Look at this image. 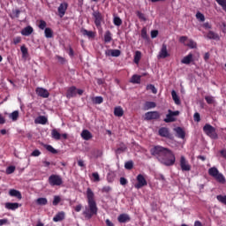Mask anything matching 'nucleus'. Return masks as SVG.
I'll return each instance as SVG.
<instances>
[{
    "mask_svg": "<svg viewBox=\"0 0 226 226\" xmlns=\"http://www.w3.org/2000/svg\"><path fill=\"white\" fill-rule=\"evenodd\" d=\"M150 153L152 156H154L162 165L165 167H172L176 163V155L169 148H165L161 146H155L151 148Z\"/></svg>",
    "mask_w": 226,
    "mask_h": 226,
    "instance_id": "nucleus-1",
    "label": "nucleus"
},
{
    "mask_svg": "<svg viewBox=\"0 0 226 226\" xmlns=\"http://www.w3.org/2000/svg\"><path fill=\"white\" fill-rule=\"evenodd\" d=\"M87 199L88 206L85 207L83 215L87 220H91L94 215H98V206L94 200V192L91 188L87 189Z\"/></svg>",
    "mask_w": 226,
    "mask_h": 226,
    "instance_id": "nucleus-2",
    "label": "nucleus"
},
{
    "mask_svg": "<svg viewBox=\"0 0 226 226\" xmlns=\"http://www.w3.org/2000/svg\"><path fill=\"white\" fill-rule=\"evenodd\" d=\"M208 174L212 177H215V179L218 183H221V185H225V183H226L225 176H223V174L220 173V171L218 170V168L212 167V168L208 169Z\"/></svg>",
    "mask_w": 226,
    "mask_h": 226,
    "instance_id": "nucleus-3",
    "label": "nucleus"
},
{
    "mask_svg": "<svg viewBox=\"0 0 226 226\" xmlns=\"http://www.w3.org/2000/svg\"><path fill=\"white\" fill-rule=\"evenodd\" d=\"M203 132L210 137V139H218V134L216 133V129L209 124H206L203 127Z\"/></svg>",
    "mask_w": 226,
    "mask_h": 226,
    "instance_id": "nucleus-4",
    "label": "nucleus"
},
{
    "mask_svg": "<svg viewBox=\"0 0 226 226\" xmlns=\"http://www.w3.org/2000/svg\"><path fill=\"white\" fill-rule=\"evenodd\" d=\"M50 186H61L63 185V178L59 175H51L49 177Z\"/></svg>",
    "mask_w": 226,
    "mask_h": 226,
    "instance_id": "nucleus-5",
    "label": "nucleus"
},
{
    "mask_svg": "<svg viewBox=\"0 0 226 226\" xmlns=\"http://www.w3.org/2000/svg\"><path fill=\"white\" fill-rule=\"evenodd\" d=\"M180 167L183 172H190V170H192V165L188 163V161L185 155L180 157Z\"/></svg>",
    "mask_w": 226,
    "mask_h": 226,
    "instance_id": "nucleus-6",
    "label": "nucleus"
},
{
    "mask_svg": "<svg viewBox=\"0 0 226 226\" xmlns=\"http://www.w3.org/2000/svg\"><path fill=\"white\" fill-rule=\"evenodd\" d=\"M136 179L138 183L134 185V188H137V190H140L143 186H147V181L142 174L138 175Z\"/></svg>",
    "mask_w": 226,
    "mask_h": 226,
    "instance_id": "nucleus-7",
    "label": "nucleus"
},
{
    "mask_svg": "<svg viewBox=\"0 0 226 226\" xmlns=\"http://www.w3.org/2000/svg\"><path fill=\"white\" fill-rule=\"evenodd\" d=\"M166 118H164V123H174V121H176V117L179 115V111H172L169 109Z\"/></svg>",
    "mask_w": 226,
    "mask_h": 226,
    "instance_id": "nucleus-8",
    "label": "nucleus"
},
{
    "mask_svg": "<svg viewBox=\"0 0 226 226\" xmlns=\"http://www.w3.org/2000/svg\"><path fill=\"white\" fill-rule=\"evenodd\" d=\"M162 115L158 111H148L145 114L146 121H153L154 119H160Z\"/></svg>",
    "mask_w": 226,
    "mask_h": 226,
    "instance_id": "nucleus-9",
    "label": "nucleus"
},
{
    "mask_svg": "<svg viewBox=\"0 0 226 226\" xmlns=\"http://www.w3.org/2000/svg\"><path fill=\"white\" fill-rule=\"evenodd\" d=\"M92 15L94 19V24L96 27L98 28L102 27V21L103 20V15H102V13L99 12L98 11H94Z\"/></svg>",
    "mask_w": 226,
    "mask_h": 226,
    "instance_id": "nucleus-10",
    "label": "nucleus"
},
{
    "mask_svg": "<svg viewBox=\"0 0 226 226\" xmlns=\"http://www.w3.org/2000/svg\"><path fill=\"white\" fill-rule=\"evenodd\" d=\"M169 56L170 55L169 54V51H167V45L162 44L159 55L157 56L158 59H165V57H169Z\"/></svg>",
    "mask_w": 226,
    "mask_h": 226,
    "instance_id": "nucleus-11",
    "label": "nucleus"
},
{
    "mask_svg": "<svg viewBox=\"0 0 226 226\" xmlns=\"http://www.w3.org/2000/svg\"><path fill=\"white\" fill-rule=\"evenodd\" d=\"M66 10H68V3H62L58 7L59 17H64V13H66Z\"/></svg>",
    "mask_w": 226,
    "mask_h": 226,
    "instance_id": "nucleus-12",
    "label": "nucleus"
},
{
    "mask_svg": "<svg viewBox=\"0 0 226 226\" xmlns=\"http://www.w3.org/2000/svg\"><path fill=\"white\" fill-rule=\"evenodd\" d=\"M36 94H38V96H41V98H49V90L41 88V87H38L36 89Z\"/></svg>",
    "mask_w": 226,
    "mask_h": 226,
    "instance_id": "nucleus-13",
    "label": "nucleus"
},
{
    "mask_svg": "<svg viewBox=\"0 0 226 226\" xmlns=\"http://www.w3.org/2000/svg\"><path fill=\"white\" fill-rule=\"evenodd\" d=\"M77 96V87H71L68 88L66 93V98H75Z\"/></svg>",
    "mask_w": 226,
    "mask_h": 226,
    "instance_id": "nucleus-14",
    "label": "nucleus"
},
{
    "mask_svg": "<svg viewBox=\"0 0 226 226\" xmlns=\"http://www.w3.org/2000/svg\"><path fill=\"white\" fill-rule=\"evenodd\" d=\"M193 62V54L189 53L187 56H184L181 60L182 64H190V63Z\"/></svg>",
    "mask_w": 226,
    "mask_h": 226,
    "instance_id": "nucleus-15",
    "label": "nucleus"
},
{
    "mask_svg": "<svg viewBox=\"0 0 226 226\" xmlns=\"http://www.w3.org/2000/svg\"><path fill=\"white\" fill-rule=\"evenodd\" d=\"M10 197H16V199H19V200H22V193H20L19 191H17L15 189H11L9 191Z\"/></svg>",
    "mask_w": 226,
    "mask_h": 226,
    "instance_id": "nucleus-16",
    "label": "nucleus"
},
{
    "mask_svg": "<svg viewBox=\"0 0 226 226\" xmlns=\"http://www.w3.org/2000/svg\"><path fill=\"white\" fill-rule=\"evenodd\" d=\"M159 135L160 137H165L166 139H169V137H170V132H169V128L162 127L159 129Z\"/></svg>",
    "mask_w": 226,
    "mask_h": 226,
    "instance_id": "nucleus-17",
    "label": "nucleus"
},
{
    "mask_svg": "<svg viewBox=\"0 0 226 226\" xmlns=\"http://www.w3.org/2000/svg\"><path fill=\"white\" fill-rule=\"evenodd\" d=\"M48 121L45 116H40L34 120V123L35 124H47Z\"/></svg>",
    "mask_w": 226,
    "mask_h": 226,
    "instance_id": "nucleus-18",
    "label": "nucleus"
},
{
    "mask_svg": "<svg viewBox=\"0 0 226 226\" xmlns=\"http://www.w3.org/2000/svg\"><path fill=\"white\" fill-rule=\"evenodd\" d=\"M81 137L84 140H90V139H93V134H91V132L87 130H83L81 132Z\"/></svg>",
    "mask_w": 226,
    "mask_h": 226,
    "instance_id": "nucleus-19",
    "label": "nucleus"
},
{
    "mask_svg": "<svg viewBox=\"0 0 226 226\" xmlns=\"http://www.w3.org/2000/svg\"><path fill=\"white\" fill-rule=\"evenodd\" d=\"M119 223H126V222H130V215L126 214H122L117 217Z\"/></svg>",
    "mask_w": 226,
    "mask_h": 226,
    "instance_id": "nucleus-20",
    "label": "nucleus"
},
{
    "mask_svg": "<svg viewBox=\"0 0 226 226\" xmlns=\"http://www.w3.org/2000/svg\"><path fill=\"white\" fill-rule=\"evenodd\" d=\"M174 131L176 132L177 137H178V139H185V137L186 136L185 131L181 127H177L174 129Z\"/></svg>",
    "mask_w": 226,
    "mask_h": 226,
    "instance_id": "nucleus-21",
    "label": "nucleus"
},
{
    "mask_svg": "<svg viewBox=\"0 0 226 226\" xmlns=\"http://www.w3.org/2000/svg\"><path fill=\"white\" fill-rule=\"evenodd\" d=\"M33 31H34V29H33V26H26V27H25L22 31H21V34L23 35V36H29V35H31V34H33Z\"/></svg>",
    "mask_w": 226,
    "mask_h": 226,
    "instance_id": "nucleus-22",
    "label": "nucleus"
},
{
    "mask_svg": "<svg viewBox=\"0 0 226 226\" xmlns=\"http://www.w3.org/2000/svg\"><path fill=\"white\" fill-rule=\"evenodd\" d=\"M5 208L15 211V209H19V203L7 202L5 203Z\"/></svg>",
    "mask_w": 226,
    "mask_h": 226,
    "instance_id": "nucleus-23",
    "label": "nucleus"
},
{
    "mask_svg": "<svg viewBox=\"0 0 226 226\" xmlns=\"http://www.w3.org/2000/svg\"><path fill=\"white\" fill-rule=\"evenodd\" d=\"M64 220V212H59L53 217V222H63Z\"/></svg>",
    "mask_w": 226,
    "mask_h": 226,
    "instance_id": "nucleus-24",
    "label": "nucleus"
},
{
    "mask_svg": "<svg viewBox=\"0 0 226 226\" xmlns=\"http://www.w3.org/2000/svg\"><path fill=\"white\" fill-rule=\"evenodd\" d=\"M124 114V110H123V108L121 107H117L114 109V115L117 117H123V115Z\"/></svg>",
    "mask_w": 226,
    "mask_h": 226,
    "instance_id": "nucleus-25",
    "label": "nucleus"
},
{
    "mask_svg": "<svg viewBox=\"0 0 226 226\" xmlns=\"http://www.w3.org/2000/svg\"><path fill=\"white\" fill-rule=\"evenodd\" d=\"M81 34L83 36H87V38H94V32L86 30L85 28L81 29Z\"/></svg>",
    "mask_w": 226,
    "mask_h": 226,
    "instance_id": "nucleus-26",
    "label": "nucleus"
},
{
    "mask_svg": "<svg viewBox=\"0 0 226 226\" xmlns=\"http://www.w3.org/2000/svg\"><path fill=\"white\" fill-rule=\"evenodd\" d=\"M171 96L176 105H181V100H179V96H177V93H176V90L171 91Z\"/></svg>",
    "mask_w": 226,
    "mask_h": 226,
    "instance_id": "nucleus-27",
    "label": "nucleus"
},
{
    "mask_svg": "<svg viewBox=\"0 0 226 226\" xmlns=\"http://www.w3.org/2000/svg\"><path fill=\"white\" fill-rule=\"evenodd\" d=\"M156 107V102H145L144 109L145 110H149L151 109H154Z\"/></svg>",
    "mask_w": 226,
    "mask_h": 226,
    "instance_id": "nucleus-28",
    "label": "nucleus"
},
{
    "mask_svg": "<svg viewBox=\"0 0 226 226\" xmlns=\"http://www.w3.org/2000/svg\"><path fill=\"white\" fill-rule=\"evenodd\" d=\"M207 38H208L209 40H220V36L213 31L208 32V34H207Z\"/></svg>",
    "mask_w": 226,
    "mask_h": 226,
    "instance_id": "nucleus-29",
    "label": "nucleus"
},
{
    "mask_svg": "<svg viewBox=\"0 0 226 226\" xmlns=\"http://www.w3.org/2000/svg\"><path fill=\"white\" fill-rule=\"evenodd\" d=\"M51 137L52 139H55V140H61V133H59L56 129L51 131Z\"/></svg>",
    "mask_w": 226,
    "mask_h": 226,
    "instance_id": "nucleus-30",
    "label": "nucleus"
},
{
    "mask_svg": "<svg viewBox=\"0 0 226 226\" xmlns=\"http://www.w3.org/2000/svg\"><path fill=\"white\" fill-rule=\"evenodd\" d=\"M104 41L105 43H110V41H112V34L110 31H106L104 34Z\"/></svg>",
    "mask_w": 226,
    "mask_h": 226,
    "instance_id": "nucleus-31",
    "label": "nucleus"
},
{
    "mask_svg": "<svg viewBox=\"0 0 226 226\" xmlns=\"http://www.w3.org/2000/svg\"><path fill=\"white\" fill-rule=\"evenodd\" d=\"M48 202L47 198H38L36 200V204H38V206H47Z\"/></svg>",
    "mask_w": 226,
    "mask_h": 226,
    "instance_id": "nucleus-32",
    "label": "nucleus"
},
{
    "mask_svg": "<svg viewBox=\"0 0 226 226\" xmlns=\"http://www.w3.org/2000/svg\"><path fill=\"white\" fill-rule=\"evenodd\" d=\"M130 82H132V84H140V76L134 74Z\"/></svg>",
    "mask_w": 226,
    "mask_h": 226,
    "instance_id": "nucleus-33",
    "label": "nucleus"
},
{
    "mask_svg": "<svg viewBox=\"0 0 226 226\" xmlns=\"http://www.w3.org/2000/svg\"><path fill=\"white\" fill-rule=\"evenodd\" d=\"M93 103L95 105H100L101 103H103V97L102 96H96L92 99Z\"/></svg>",
    "mask_w": 226,
    "mask_h": 226,
    "instance_id": "nucleus-34",
    "label": "nucleus"
},
{
    "mask_svg": "<svg viewBox=\"0 0 226 226\" xmlns=\"http://www.w3.org/2000/svg\"><path fill=\"white\" fill-rule=\"evenodd\" d=\"M142 57V53L140 51H136L134 55V63L139 64L140 58Z\"/></svg>",
    "mask_w": 226,
    "mask_h": 226,
    "instance_id": "nucleus-35",
    "label": "nucleus"
},
{
    "mask_svg": "<svg viewBox=\"0 0 226 226\" xmlns=\"http://www.w3.org/2000/svg\"><path fill=\"white\" fill-rule=\"evenodd\" d=\"M9 118L11 119V121H17V119H19V111L15 110L9 114Z\"/></svg>",
    "mask_w": 226,
    "mask_h": 226,
    "instance_id": "nucleus-36",
    "label": "nucleus"
},
{
    "mask_svg": "<svg viewBox=\"0 0 226 226\" xmlns=\"http://www.w3.org/2000/svg\"><path fill=\"white\" fill-rule=\"evenodd\" d=\"M44 34L46 38H52V36H54V32H52V29L47 27L44 30Z\"/></svg>",
    "mask_w": 226,
    "mask_h": 226,
    "instance_id": "nucleus-37",
    "label": "nucleus"
},
{
    "mask_svg": "<svg viewBox=\"0 0 226 226\" xmlns=\"http://www.w3.org/2000/svg\"><path fill=\"white\" fill-rule=\"evenodd\" d=\"M137 17L139 19V20H142L143 22H146V20H147V18H146V14L142 13L140 11H137L136 12Z\"/></svg>",
    "mask_w": 226,
    "mask_h": 226,
    "instance_id": "nucleus-38",
    "label": "nucleus"
},
{
    "mask_svg": "<svg viewBox=\"0 0 226 226\" xmlns=\"http://www.w3.org/2000/svg\"><path fill=\"white\" fill-rule=\"evenodd\" d=\"M124 169L127 170H132L133 169V161H128L124 163Z\"/></svg>",
    "mask_w": 226,
    "mask_h": 226,
    "instance_id": "nucleus-39",
    "label": "nucleus"
},
{
    "mask_svg": "<svg viewBox=\"0 0 226 226\" xmlns=\"http://www.w3.org/2000/svg\"><path fill=\"white\" fill-rule=\"evenodd\" d=\"M121 51L119 49H111V57H119Z\"/></svg>",
    "mask_w": 226,
    "mask_h": 226,
    "instance_id": "nucleus-40",
    "label": "nucleus"
},
{
    "mask_svg": "<svg viewBox=\"0 0 226 226\" xmlns=\"http://www.w3.org/2000/svg\"><path fill=\"white\" fill-rule=\"evenodd\" d=\"M113 24H115V26H121V24H123V20L119 17H115L113 19Z\"/></svg>",
    "mask_w": 226,
    "mask_h": 226,
    "instance_id": "nucleus-41",
    "label": "nucleus"
},
{
    "mask_svg": "<svg viewBox=\"0 0 226 226\" xmlns=\"http://www.w3.org/2000/svg\"><path fill=\"white\" fill-rule=\"evenodd\" d=\"M39 29H41L43 31V29H45L47 27V22H45V20L41 19L39 21V25H38Z\"/></svg>",
    "mask_w": 226,
    "mask_h": 226,
    "instance_id": "nucleus-42",
    "label": "nucleus"
},
{
    "mask_svg": "<svg viewBox=\"0 0 226 226\" xmlns=\"http://www.w3.org/2000/svg\"><path fill=\"white\" fill-rule=\"evenodd\" d=\"M196 19L200 20V22H204V20H206V17L201 12L196 13Z\"/></svg>",
    "mask_w": 226,
    "mask_h": 226,
    "instance_id": "nucleus-43",
    "label": "nucleus"
},
{
    "mask_svg": "<svg viewBox=\"0 0 226 226\" xmlns=\"http://www.w3.org/2000/svg\"><path fill=\"white\" fill-rule=\"evenodd\" d=\"M205 100L207 102V103H208V105H212V103H215V97L208 95V96H205Z\"/></svg>",
    "mask_w": 226,
    "mask_h": 226,
    "instance_id": "nucleus-44",
    "label": "nucleus"
},
{
    "mask_svg": "<svg viewBox=\"0 0 226 226\" xmlns=\"http://www.w3.org/2000/svg\"><path fill=\"white\" fill-rule=\"evenodd\" d=\"M190 49H197V42L193 40H189V42L186 44Z\"/></svg>",
    "mask_w": 226,
    "mask_h": 226,
    "instance_id": "nucleus-45",
    "label": "nucleus"
},
{
    "mask_svg": "<svg viewBox=\"0 0 226 226\" xmlns=\"http://www.w3.org/2000/svg\"><path fill=\"white\" fill-rule=\"evenodd\" d=\"M45 148L47 149V151H49V153H52L53 154H56V153H57V150H56V148L52 147V146L50 145H46Z\"/></svg>",
    "mask_w": 226,
    "mask_h": 226,
    "instance_id": "nucleus-46",
    "label": "nucleus"
},
{
    "mask_svg": "<svg viewBox=\"0 0 226 226\" xmlns=\"http://www.w3.org/2000/svg\"><path fill=\"white\" fill-rule=\"evenodd\" d=\"M147 89L148 91H152V93H153L154 94H156L158 93V90L156 89L155 87H154V85H148V86L147 87Z\"/></svg>",
    "mask_w": 226,
    "mask_h": 226,
    "instance_id": "nucleus-47",
    "label": "nucleus"
},
{
    "mask_svg": "<svg viewBox=\"0 0 226 226\" xmlns=\"http://www.w3.org/2000/svg\"><path fill=\"white\" fill-rule=\"evenodd\" d=\"M59 202H61V197L59 196H54V200H53V206H57V204H59Z\"/></svg>",
    "mask_w": 226,
    "mask_h": 226,
    "instance_id": "nucleus-48",
    "label": "nucleus"
},
{
    "mask_svg": "<svg viewBox=\"0 0 226 226\" xmlns=\"http://www.w3.org/2000/svg\"><path fill=\"white\" fill-rule=\"evenodd\" d=\"M15 172V166H9L6 169V174H13Z\"/></svg>",
    "mask_w": 226,
    "mask_h": 226,
    "instance_id": "nucleus-49",
    "label": "nucleus"
},
{
    "mask_svg": "<svg viewBox=\"0 0 226 226\" xmlns=\"http://www.w3.org/2000/svg\"><path fill=\"white\" fill-rule=\"evenodd\" d=\"M92 177H94V181L95 183H98V181H100V175L98 174V172H94L92 174Z\"/></svg>",
    "mask_w": 226,
    "mask_h": 226,
    "instance_id": "nucleus-50",
    "label": "nucleus"
},
{
    "mask_svg": "<svg viewBox=\"0 0 226 226\" xmlns=\"http://www.w3.org/2000/svg\"><path fill=\"white\" fill-rule=\"evenodd\" d=\"M141 38H143V40H147V30L146 28L141 30Z\"/></svg>",
    "mask_w": 226,
    "mask_h": 226,
    "instance_id": "nucleus-51",
    "label": "nucleus"
},
{
    "mask_svg": "<svg viewBox=\"0 0 226 226\" xmlns=\"http://www.w3.org/2000/svg\"><path fill=\"white\" fill-rule=\"evenodd\" d=\"M193 119H194V121H196V123H200V114H199L198 112L194 113Z\"/></svg>",
    "mask_w": 226,
    "mask_h": 226,
    "instance_id": "nucleus-52",
    "label": "nucleus"
},
{
    "mask_svg": "<svg viewBox=\"0 0 226 226\" xmlns=\"http://www.w3.org/2000/svg\"><path fill=\"white\" fill-rule=\"evenodd\" d=\"M124 151H126V147H121L116 150V153L121 154V153H124Z\"/></svg>",
    "mask_w": 226,
    "mask_h": 226,
    "instance_id": "nucleus-53",
    "label": "nucleus"
},
{
    "mask_svg": "<svg viewBox=\"0 0 226 226\" xmlns=\"http://www.w3.org/2000/svg\"><path fill=\"white\" fill-rule=\"evenodd\" d=\"M20 50L23 54V57H26V56L27 55V48H26V46H21Z\"/></svg>",
    "mask_w": 226,
    "mask_h": 226,
    "instance_id": "nucleus-54",
    "label": "nucleus"
},
{
    "mask_svg": "<svg viewBox=\"0 0 226 226\" xmlns=\"http://www.w3.org/2000/svg\"><path fill=\"white\" fill-rule=\"evenodd\" d=\"M120 185H122V186L128 185V180L124 177H120Z\"/></svg>",
    "mask_w": 226,
    "mask_h": 226,
    "instance_id": "nucleus-55",
    "label": "nucleus"
},
{
    "mask_svg": "<svg viewBox=\"0 0 226 226\" xmlns=\"http://www.w3.org/2000/svg\"><path fill=\"white\" fill-rule=\"evenodd\" d=\"M41 154V152L40 150L36 149L32 152V156H40Z\"/></svg>",
    "mask_w": 226,
    "mask_h": 226,
    "instance_id": "nucleus-56",
    "label": "nucleus"
},
{
    "mask_svg": "<svg viewBox=\"0 0 226 226\" xmlns=\"http://www.w3.org/2000/svg\"><path fill=\"white\" fill-rule=\"evenodd\" d=\"M112 190V188L110 187V186H104L103 188H102V192H104V193H109V192H110Z\"/></svg>",
    "mask_w": 226,
    "mask_h": 226,
    "instance_id": "nucleus-57",
    "label": "nucleus"
},
{
    "mask_svg": "<svg viewBox=\"0 0 226 226\" xmlns=\"http://www.w3.org/2000/svg\"><path fill=\"white\" fill-rule=\"evenodd\" d=\"M158 36V30H153L151 32V38H156Z\"/></svg>",
    "mask_w": 226,
    "mask_h": 226,
    "instance_id": "nucleus-58",
    "label": "nucleus"
},
{
    "mask_svg": "<svg viewBox=\"0 0 226 226\" xmlns=\"http://www.w3.org/2000/svg\"><path fill=\"white\" fill-rule=\"evenodd\" d=\"M21 38L20 37H16V38H14L13 39V43H14V45H18V43H20V41H21Z\"/></svg>",
    "mask_w": 226,
    "mask_h": 226,
    "instance_id": "nucleus-59",
    "label": "nucleus"
},
{
    "mask_svg": "<svg viewBox=\"0 0 226 226\" xmlns=\"http://www.w3.org/2000/svg\"><path fill=\"white\" fill-rule=\"evenodd\" d=\"M186 40H188V37H187V36H181V37L179 38L180 43H185V41H186Z\"/></svg>",
    "mask_w": 226,
    "mask_h": 226,
    "instance_id": "nucleus-60",
    "label": "nucleus"
},
{
    "mask_svg": "<svg viewBox=\"0 0 226 226\" xmlns=\"http://www.w3.org/2000/svg\"><path fill=\"white\" fill-rule=\"evenodd\" d=\"M8 219H0V226L6 225Z\"/></svg>",
    "mask_w": 226,
    "mask_h": 226,
    "instance_id": "nucleus-61",
    "label": "nucleus"
},
{
    "mask_svg": "<svg viewBox=\"0 0 226 226\" xmlns=\"http://www.w3.org/2000/svg\"><path fill=\"white\" fill-rule=\"evenodd\" d=\"M105 55L106 56H112V49H107L106 51H105Z\"/></svg>",
    "mask_w": 226,
    "mask_h": 226,
    "instance_id": "nucleus-62",
    "label": "nucleus"
},
{
    "mask_svg": "<svg viewBox=\"0 0 226 226\" xmlns=\"http://www.w3.org/2000/svg\"><path fill=\"white\" fill-rule=\"evenodd\" d=\"M106 225L107 226H114V223H112V222H110V220L107 219L106 220Z\"/></svg>",
    "mask_w": 226,
    "mask_h": 226,
    "instance_id": "nucleus-63",
    "label": "nucleus"
},
{
    "mask_svg": "<svg viewBox=\"0 0 226 226\" xmlns=\"http://www.w3.org/2000/svg\"><path fill=\"white\" fill-rule=\"evenodd\" d=\"M221 154H222V156H223V158H226V149L222 150Z\"/></svg>",
    "mask_w": 226,
    "mask_h": 226,
    "instance_id": "nucleus-64",
    "label": "nucleus"
}]
</instances>
